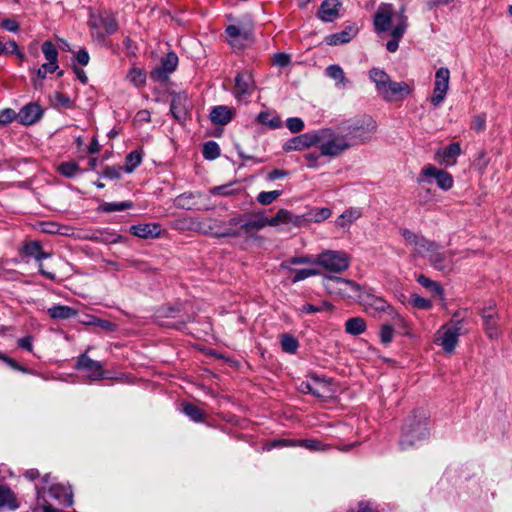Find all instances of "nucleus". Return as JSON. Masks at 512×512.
I'll return each mask as SVG.
<instances>
[{
  "label": "nucleus",
  "mask_w": 512,
  "mask_h": 512,
  "mask_svg": "<svg viewBox=\"0 0 512 512\" xmlns=\"http://www.w3.org/2000/svg\"><path fill=\"white\" fill-rule=\"evenodd\" d=\"M374 27L378 33L390 31L392 40L387 42L386 49L395 52L408 27L405 8L395 11L392 5H381L374 15Z\"/></svg>",
  "instance_id": "obj_1"
},
{
  "label": "nucleus",
  "mask_w": 512,
  "mask_h": 512,
  "mask_svg": "<svg viewBox=\"0 0 512 512\" xmlns=\"http://www.w3.org/2000/svg\"><path fill=\"white\" fill-rule=\"evenodd\" d=\"M429 435V415L425 410L417 409L405 420L400 439L401 449L414 447L426 440Z\"/></svg>",
  "instance_id": "obj_2"
},
{
  "label": "nucleus",
  "mask_w": 512,
  "mask_h": 512,
  "mask_svg": "<svg viewBox=\"0 0 512 512\" xmlns=\"http://www.w3.org/2000/svg\"><path fill=\"white\" fill-rule=\"evenodd\" d=\"M349 146L355 147L370 141L377 130L376 122L367 115L347 120L338 126Z\"/></svg>",
  "instance_id": "obj_3"
},
{
  "label": "nucleus",
  "mask_w": 512,
  "mask_h": 512,
  "mask_svg": "<svg viewBox=\"0 0 512 512\" xmlns=\"http://www.w3.org/2000/svg\"><path fill=\"white\" fill-rule=\"evenodd\" d=\"M357 300L367 313L375 316L377 313L386 312L396 326L405 325L404 318L386 300L372 294L370 291L361 287L359 294H357Z\"/></svg>",
  "instance_id": "obj_4"
},
{
  "label": "nucleus",
  "mask_w": 512,
  "mask_h": 512,
  "mask_svg": "<svg viewBox=\"0 0 512 512\" xmlns=\"http://www.w3.org/2000/svg\"><path fill=\"white\" fill-rule=\"evenodd\" d=\"M317 134L323 136L317 143L322 156L338 157L351 148L340 130L335 133L332 129H322Z\"/></svg>",
  "instance_id": "obj_5"
},
{
  "label": "nucleus",
  "mask_w": 512,
  "mask_h": 512,
  "mask_svg": "<svg viewBox=\"0 0 512 512\" xmlns=\"http://www.w3.org/2000/svg\"><path fill=\"white\" fill-rule=\"evenodd\" d=\"M463 318H460V312L454 313L451 325L442 326L436 333L435 343L443 348L447 353H452L458 344V338L461 334Z\"/></svg>",
  "instance_id": "obj_6"
},
{
  "label": "nucleus",
  "mask_w": 512,
  "mask_h": 512,
  "mask_svg": "<svg viewBox=\"0 0 512 512\" xmlns=\"http://www.w3.org/2000/svg\"><path fill=\"white\" fill-rule=\"evenodd\" d=\"M351 263L349 254L339 250H325L318 254L314 264L321 266L331 273H342L346 271Z\"/></svg>",
  "instance_id": "obj_7"
},
{
  "label": "nucleus",
  "mask_w": 512,
  "mask_h": 512,
  "mask_svg": "<svg viewBox=\"0 0 512 512\" xmlns=\"http://www.w3.org/2000/svg\"><path fill=\"white\" fill-rule=\"evenodd\" d=\"M399 232L406 241V244L413 246L415 255L425 257L428 262L430 261V257H432L440 247L435 241L429 240L423 235H418L410 229L401 228Z\"/></svg>",
  "instance_id": "obj_8"
},
{
  "label": "nucleus",
  "mask_w": 512,
  "mask_h": 512,
  "mask_svg": "<svg viewBox=\"0 0 512 512\" xmlns=\"http://www.w3.org/2000/svg\"><path fill=\"white\" fill-rule=\"evenodd\" d=\"M399 232L406 241V244L413 246L415 255L425 257L428 262L430 261V257H432L440 247L435 241L429 240L423 235H418L410 229L401 228Z\"/></svg>",
  "instance_id": "obj_9"
},
{
  "label": "nucleus",
  "mask_w": 512,
  "mask_h": 512,
  "mask_svg": "<svg viewBox=\"0 0 512 512\" xmlns=\"http://www.w3.org/2000/svg\"><path fill=\"white\" fill-rule=\"evenodd\" d=\"M323 286L329 294L342 298H357L361 290L358 283L336 276H326L323 279Z\"/></svg>",
  "instance_id": "obj_10"
},
{
  "label": "nucleus",
  "mask_w": 512,
  "mask_h": 512,
  "mask_svg": "<svg viewBox=\"0 0 512 512\" xmlns=\"http://www.w3.org/2000/svg\"><path fill=\"white\" fill-rule=\"evenodd\" d=\"M229 226H238L241 234L253 236L255 232L267 226L264 214L238 215L228 220Z\"/></svg>",
  "instance_id": "obj_11"
},
{
  "label": "nucleus",
  "mask_w": 512,
  "mask_h": 512,
  "mask_svg": "<svg viewBox=\"0 0 512 512\" xmlns=\"http://www.w3.org/2000/svg\"><path fill=\"white\" fill-rule=\"evenodd\" d=\"M88 24L92 30V35L100 40H103L105 37L102 30H104L106 34H113L118 29V23L115 17L109 13H91Z\"/></svg>",
  "instance_id": "obj_12"
},
{
  "label": "nucleus",
  "mask_w": 512,
  "mask_h": 512,
  "mask_svg": "<svg viewBox=\"0 0 512 512\" xmlns=\"http://www.w3.org/2000/svg\"><path fill=\"white\" fill-rule=\"evenodd\" d=\"M480 315L483 320V328L489 339H498L501 336V330L499 327L500 316L496 310V303L490 301L481 310Z\"/></svg>",
  "instance_id": "obj_13"
},
{
  "label": "nucleus",
  "mask_w": 512,
  "mask_h": 512,
  "mask_svg": "<svg viewBox=\"0 0 512 512\" xmlns=\"http://www.w3.org/2000/svg\"><path fill=\"white\" fill-rule=\"evenodd\" d=\"M450 71L446 67H440L435 73L433 95L430 99L433 106H439L445 99L449 89Z\"/></svg>",
  "instance_id": "obj_14"
},
{
  "label": "nucleus",
  "mask_w": 512,
  "mask_h": 512,
  "mask_svg": "<svg viewBox=\"0 0 512 512\" xmlns=\"http://www.w3.org/2000/svg\"><path fill=\"white\" fill-rule=\"evenodd\" d=\"M412 92V87L404 82H395L391 79L387 82L384 88L378 93L385 101L403 100Z\"/></svg>",
  "instance_id": "obj_15"
},
{
  "label": "nucleus",
  "mask_w": 512,
  "mask_h": 512,
  "mask_svg": "<svg viewBox=\"0 0 512 512\" xmlns=\"http://www.w3.org/2000/svg\"><path fill=\"white\" fill-rule=\"evenodd\" d=\"M228 43L232 48L241 50L249 45L253 40L250 29H241L238 26L230 25L226 28Z\"/></svg>",
  "instance_id": "obj_16"
},
{
  "label": "nucleus",
  "mask_w": 512,
  "mask_h": 512,
  "mask_svg": "<svg viewBox=\"0 0 512 512\" xmlns=\"http://www.w3.org/2000/svg\"><path fill=\"white\" fill-rule=\"evenodd\" d=\"M177 65V55L173 52L168 53L162 59L160 65L151 72L150 78L155 82L164 83L169 79V75L176 69Z\"/></svg>",
  "instance_id": "obj_17"
},
{
  "label": "nucleus",
  "mask_w": 512,
  "mask_h": 512,
  "mask_svg": "<svg viewBox=\"0 0 512 512\" xmlns=\"http://www.w3.org/2000/svg\"><path fill=\"white\" fill-rule=\"evenodd\" d=\"M321 137L317 134V131L304 133L285 142L283 149L286 152L303 150L316 145Z\"/></svg>",
  "instance_id": "obj_18"
},
{
  "label": "nucleus",
  "mask_w": 512,
  "mask_h": 512,
  "mask_svg": "<svg viewBox=\"0 0 512 512\" xmlns=\"http://www.w3.org/2000/svg\"><path fill=\"white\" fill-rule=\"evenodd\" d=\"M254 88V80L249 71H241L236 75L233 94L237 100L251 96Z\"/></svg>",
  "instance_id": "obj_19"
},
{
  "label": "nucleus",
  "mask_w": 512,
  "mask_h": 512,
  "mask_svg": "<svg viewBox=\"0 0 512 512\" xmlns=\"http://www.w3.org/2000/svg\"><path fill=\"white\" fill-rule=\"evenodd\" d=\"M200 229L203 233L210 234L218 238L241 236L239 227L229 226L228 221L226 223L214 222L212 224H204Z\"/></svg>",
  "instance_id": "obj_20"
},
{
  "label": "nucleus",
  "mask_w": 512,
  "mask_h": 512,
  "mask_svg": "<svg viewBox=\"0 0 512 512\" xmlns=\"http://www.w3.org/2000/svg\"><path fill=\"white\" fill-rule=\"evenodd\" d=\"M78 369L82 370L90 380H100L104 377L103 366L100 362L82 354L77 361Z\"/></svg>",
  "instance_id": "obj_21"
},
{
  "label": "nucleus",
  "mask_w": 512,
  "mask_h": 512,
  "mask_svg": "<svg viewBox=\"0 0 512 512\" xmlns=\"http://www.w3.org/2000/svg\"><path fill=\"white\" fill-rule=\"evenodd\" d=\"M422 175L425 177H431L436 180L439 188L443 190H449L453 186V177L450 173L438 169L433 165H427L422 169Z\"/></svg>",
  "instance_id": "obj_22"
},
{
  "label": "nucleus",
  "mask_w": 512,
  "mask_h": 512,
  "mask_svg": "<svg viewBox=\"0 0 512 512\" xmlns=\"http://www.w3.org/2000/svg\"><path fill=\"white\" fill-rule=\"evenodd\" d=\"M454 253L452 251H443L440 246L438 250L430 257V265L442 272H449L453 266Z\"/></svg>",
  "instance_id": "obj_23"
},
{
  "label": "nucleus",
  "mask_w": 512,
  "mask_h": 512,
  "mask_svg": "<svg viewBox=\"0 0 512 512\" xmlns=\"http://www.w3.org/2000/svg\"><path fill=\"white\" fill-rule=\"evenodd\" d=\"M43 112L39 104L29 103L20 109L18 120L23 125H33L41 119Z\"/></svg>",
  "instance_id": "obj_24"
},
{
  "label": "nucleus",
  "mask_w": 512,
  "mask_h": 512,
  "mask_svg": "<svg viewBox=\"0 0 512 512\" xmlns=\"http://www.w3.org/2000/svg\"><path fill=\"white\" fill-rule=\"evenodd\" d=\"M180 313V310L178 308H174V307H167V308H162L160 310H158V318L161 319V318H177V320L175 322H172V323H164L162 322V325L163 326H167V327H172V328H176V329H180L182 326H184L187 322H190L192 321V317L188 314L186 315H178Z\"/></svg>",
  "instance_id": "obj_25"
},
{
  "label": "nucleus",
  "mask_w": 512,
  "mask_h": 512,
  "mask_svg": "<svg viewBox=\"0 0 512 512\" xmlns=\"http://www.w3.org/2000/svg\"><path fill=\"white\" fill-rule=\"evenodd\" d=\"M462 149L459 143H451L445 148L438 149L435 153V159L446 166L455 165L456 159L461 155Z\"/></svg>",
  "instance_id": "obj_26"
},
{
  "label": "nucleus",
  "mask_w": 512,
  "mask_h": 512,
  "mask_svg": "<svg viewBox=\"0 0 512 512\" xmlns=\"http://www.w3.org/2000/svg\"><path fill=\"white\" fill-rule=\"evenodd\" d=\"M189 106L190 101L186 94H176L171 101L170 111L176 120L182 121L186 119Z\"/></svg>",
  "instance_id": "obj_27"
},
{
  "label": "nucleus",
  "mask_w": 512,
  "mask_h": 512,
  "mask_svg": "<svg viewBox=\"0 0 512 512\" xmlns=\"http://www.w3.org/2000/svg\"><path fill=\"white\" fill-rule=\"evenodd\" d=\"M341 5L339 0H324L320 5L318 17L324 22H333L339 17Z\"/></svg>",
  "instance_id": "obj_28"
},
{
  "label": "nucleus",
  "mask_w": 512,
  "mask_h": 512,
  "mask_svg": "<svg viewBox=\"0 0 512 512\" xmlns=\"http://www.w3.org/2000/svg\"><path fill=\"white\" fill-rule=\"evenodd\" d=\"M234 113L235 111L233 108L224 105H219L213 107V109L211 110L210 119L215 124L226 125L232 120Z\"/></svg>",
  "instance_id": "obj_29"
},
{
  "label": "nucleus",
  "mask_w": 512,
  "mask_h": 512,
  "mask_svg": "<svg viewBox=\"0 0 512 512\" xmlns=\"http://www.w3.org/2000/svg\"><path fill=\"white\" fill-rule=\"evenodd\" d=\"M275 446H301L310 451H320L325 449V445L317 439H303V440H280L274 444Z\"/></svg>",
  "instance_id": "obj_30"
},
{
  "label": "nucleus",
  "mask_w": 512,
  "mask_h": 512,
  "mask_svg": "<svg viewBox=\"0 0 512 512\" xmlns=\"http://www.w3.org/2000/svg\"><path fill=\"white\" fill-rule=\"evenodd\" d=\"M325 75L335 81V86L338 89H344L350 84V80L345 76L343 69L337 64L329 65L325 69Z\"/></svg>",
  "instance_id": "obj_31"
},
{
  "label": "nucleus",
  "mask_w": 512,
  "mask_h": 512,
  "mask_svg": "<svg viewBox=\"0 0 512 512\" xmlns=\"http://www.w3.org/2000/svg\"><path fill=\"white\" fill-rule=\"evenodd\" d=\"M48 315L55 320H67L76 317L78 312L76 309L66 305H53L47 309Z\"/></svg>",
  "instance_id": "obj_32"
},
{
  "label": "nucleus",
  "mask_w": 512,
  "mask_h": 512,
  "mask_svg": "<svg viewBox=\"0 0 512 512\" xmlns=\"http://www.w3.org/2000/svg\"><path fill=\"white\" fill-rule=\"evenodd\" d=\"M131 232L133 235L140 237V238H150V237H157L160 234V229L157 224L147 223V224L133 225L131 227Z\"/></svg>",
  "instance_id": "obj_33"
},
{
  "label": "nucleus",
  "mask_w": 512,
  "mask_h": 512,
  "mask_svg": "<svg viewBox=\"0 0 512 512\" xmlns=\"http://www.w3.org/2000/svg\"><path fill=\"white\" fill-rule=\"evenodd\" d=\"M362 216L359 208H349L337 217L335 225L340 228H348L350 225Z\"/></svg>",
  "instance_id": "obj_34"
},
{
  "label": "nucleus",
  "mask_w": 512,
  "mask_h": 512,
  "mask_svg": "<svg viewBox=\"0 0 512 512\" xmlns=\"http://www.w3.org/2000/svg\"><path fill=\"white\" fill-rule=\"evenodd\" d=\"M50 495L59 499L64 506H71L73 504V493L68 485H55L50 489Z\"/></svg>",
  "instance_id": "obj_35"
},
{
  "label": "nucleus",
  "mask_w": 512,
  "mask_h": 512,
  "mask_svg": "<svg viewBox=\"0 0 512 512\" xmlns=\"http://www.w3.org/2000/svg\"><path fill=\"white\" fill-rule=\"evenodd\" d=\"M356 28L348 27L345 30L327 37V44L340 45L348 43L356 35Z\"/></svg>",
  "instance_id": "obj_36"
},
{
  "label": "nucleus",
  "mask_w": 512,
  "mask_h": 512,
  "mask_svg": "<svg viewBox=\"0 0 512 512\" xmlns=\"http://www.w3.org/2000/svg\"><path fill=\"white\" fill-rule=\"evenodd\" d=\"M14 493L6 486H0V508L15 510L18 508Z\"/></svg>",
  "instance_id": "obj_37"
},
{
  "label": "nucleus",
  "mask_w": 512,
  "mask_h": 512,
  "mask_svg": "<svg viewBox=\"0 0 512 512\" xmlns=\"http://www.w3.org/2000/svg\"><path fill=\"white\" fill-rule=\"evenodd\" d=\"M366 322L362 317H352L345 322V331L350 335H360L366 330Z\"/></svg>",
  "instance_id": "obj_38"
},
{
  "label": "nucleus",
  "mask_w": 512,
  "mask_h": 512,
  "mask_svg": "<svg viewBox=\"0 0 512 512\" xmlns=\"http://www.w3.org/2000/svg\"><path fill=\"white\" fill-rule=\"evenodd\" d=\"M369 78L375 84L376 91L379 93L385 87L387 82L391 79L390 76L379 68H372L369 71Z\"/></svg>",
  "instance_id": "obj_39"
},
{
  "label": "nucleus",
  "mask_w": 512,
  "mask_h": 512,
  "mask_svg": "<svg viewBox=\"0 0 512 512\" xmlns=\"http://www.w3.org/2000/svg\"><path fill=\"white\" fill-rule=\"evenodd\" d=\"M332 215V211L329 208H313L308 211V222L320 223L325 221Z\"/></svg>",
  "instance_id": "obj_40"
},
{
  "label": "nucleus",
  "mask_w": 512,
  "mask_h": 512,
  "mask_svg": "<svg viewBox=\"0 0 512 512\" xmlns=\"http://www.w3.org/2000/svg\"><path fill=\"white\" fill-rule=\"evenodd\" d=\"M42 52H43L46 60L48 61L47 63H49V65H51V68H58V64H57L58 52H57L55 46L52 44V42L45 41L42 44Z\"/></svg>",
  "instance_id": "obj_41"
},
{
  "label": "nucleus",
  "mask_w": 512,
  "mask_h": 512,
  "mask_svg": "<svg viewBox=\"0 0 512 512\" xmlns=\"http://www.w3.org/2000/svg\"><path fill=\"white\" fill-rule=\"evenodd\" d=\"M126 78L131 84H133L136 87H141L146 83V73L141 68H131Z\"/></svg>",
  "instance_id": "obj_42"
},
{
  "label": "nucleus",
  "mask_w": 512,
  "mask_h": 512,
  "mask_svg": "<svg viewBox=\"0 0 512 512\" xmlns=\"http://www.w3.org/2000/svg\"><path fill=\"white\" fill-rule=\"evenodd\" d=\"M292 213L286 209H280L274 217H266L267 226H278L284 223H290Z\"/></svg>",
  "instance_id": "obj_43"
},
{
  "label": "nucleus",
  "mask_w": 512,
  "mask_h": 512,
  "mask_svg": "<svg viewBox=\"0 0 512 512\" xmlns=\"http://www.w3.org/2000/svg\"><path fill=\"white\" fill-rule=\"evenodd\" d=\"M312 380L314 381V384L316 385V391H318L319 394H313L316 397L319 398H325L328 397L331 393L330 389V381L324 378H320L318 376H312Z\"/></svg>",
  "instance_id": "obj_44"
},
{
  "label": "nucleus",
  "mask_w": 512,
  "mask_h": 512,
  "mask_svg": "<svg viewBox=\"0 0 512 512\" xmlns=\"http://www.w3.org/2000/svg\"><path fill=\"white\" fill-rule=\"evenodd\" d=\"M417 282L421 286L431 290L436 295H439V296L443 295L444 290H443L442 286L438 282L431 280L430 278L426 277L425 275L420 274L417 277Z\"/></svg>",
  "instance_id": "obj_45"
},
{
  "label": "nucleus",
  "mask_w": 512,
  "mask_h": 512,
  "mask_svg": "<svg viewBox=\"0 0 512 512\" xmlns=\"http://www.w3.org/2000/svg\"><path fill=\"white\" fill-rule=\"evenodd\" d=\"M58 170L63 176L68 178L75 177L81 171L79 165L74 161L62 163Z\"/></svg>",
  "instance_id": "obj_46"
},
{
  "label": "nucleus",
  "mask_w": 512,
  "mask_h": 512,
  "mask_svg": "<svg viewBox=\"0 0 512 512\" xmlns=\"http://www.w3.org/2000/svg\"><path fill=\"white\" fill-rule=\"evenodd\" d=\"M39 228L41 232L46 234H61L66 235L67 233L63 231L64 229H67L65 226H61L55 222H41L39 224Z\"/></svg>",
  "instance_id": "obj_47"
},
{
  "label": "nucleus",
  "mask_w": 512,
  "mask_h": 512,
  "mask_svg": "<svg viewBox=\"0 0 512 512\" xmlns=\"http://www.w3.org/2000/svg\"><path fill=\"white\" fill-rule=\"evenodd\" d=\"M183 412L193 421L202 422L204 420L203 411L193 404H185L183 406Z\"/></svg>",
  "instance_id": "obj_48"
},
{
  "label": "nucleus",
  "mask_w": 512,
  "mask_h": 512,
  "mask_svg": "<svg viewBox=\"0 0 512 512\" xmlns=\"http://www.w3.org/2000/svg\"><path fill=\"white\" fill-rule=\"evenodd\" d=\"M142 161V155L139 151L134 150L126 156L125 170L128 173L134 171V169L140 165Z\"/></svg>",
  "instance_id": "obj_49"
},
{
  "label": "nucleus",
  "mask_w": 512,
  "mask_h": 512,
  "mask_svg": "<svg viewBox=\"0 0 512 512\" xmlns=\"http://www.w3.org/2000/svg\"><path fill=\"white\" fill-rule=\"evenodd\" d=\"M220 155V147L214 141H208L203 146V156L205 159L214 160Z\"/></svg>",
  "instance_id": "obj_50"
},
{
  "label": "nucleus",
  "mask_w": 512,
  "mask_h": 512,
  "mask_svg": "<svg viewBox=\"0 0 512 512\" xmlns=\"http://www.w3.org/2000/svg\"><path fill=\"white\" fill-rule=\"evenodd\" d=\"M281 346L283 351L287 353H295L299 347L298 340L289 334H284L281 340Z\"/></svg>",
  "instance_id": "obj_51"
},
{
  "label": "nucleus",
  "mask_w": 512,
  "mask_h": 512,
  "mask_svg": "<svg viewBox=\"0 0 512 512\" xmlns=\"http://www.w3.org/2000/svg\"><path fill=\"white\" fill-rule=\"evenodd\" d=\"M281 191L273 190V191H262L257 196V201L261 205H269L274 202L281 195Z\"/></svg>",
  "instance_id": "obj_52"
},
{
  "label": "nucleus",
  "mask_w": 512,
  "mask_h": 512,
  "mask_svg": "<svg viewBox=\"0 0 512 512\" xmlns=\"http://www.w3.org/2000/svg\"><path fill=\"white\" fill-rule=\"evenodd\" d=\"M257 120L264 125H268L270 128H278L281 126L279 117H272L269 112H260L257 116Z\"/></svg>",
  "instance_id": "obj_53"
},
{
  "label": "nucleus",
  "mask_w": 512,
  "mask_h": 512,
  "mask_svg": "<svg viewBox=\"0 0 512 512\" xmlns=\"http://www.w3.org/2000/svg\"><path fill=\"white\" fill-rule=\"evenodd\" d=\"M409 303L418 309L428 310L432 307V302L428 299L421 297L418 294H412L409 298Z\"/></svg>",
  "instance_id": "obj_54"
},
{
  "label": "nucleus",
  "mask_w": 512,
  "mask_h": 512,
  "mask_svg": "<svg viewBox=\"0 0 512 512\" xmlns=\"http://www.w3.org/2000/svg\"><path fill=\"white\" fill-rule=\"evenodd\" d=\"M333 308L334 307L331 303L324 301L320 306H316L313 304H305V305H303V307L300 310L303 313L310 314V313L322 312L325 310H332Z\"/></svg>",
  "instance_id": "obj_55"
},
{
  "label": "nucleus",
  "mask_w": 512,
  "mask_h": 512,
  "mask_svg": "<svg viewBox=\"0 0 512 512\" xmlns=\"http://www.w3.org/2000/svg\"><path fill=\"white\" fill-rule=\"evenodd\" d=\"M380 340L383 344L388 345L392 342L394 336V328L390 324H384L380 329Z\"/></svg>",
  "instance_id": "obj_56"
},
{
  "label": "nucleus",
  "mask_w": 512,
  "mask_h": 512,
  "mask_svg": "<svg viewBox=\"0 0 512 512\" xmlns=\"http://www.w3.org/2000/svg\"><path fill=\"white\" fill-rule=\"evenodd\" d=\"M133 203L130 201L106 203L103 207L105 212L123 211L132 208Z\"/></svg>",
  "instance_id": "obj_57"
},
{
  "label": "nucleus",
  "mask_w": 512,
  "mask_h": 512,
  "mask_svg": "<svg viewBox=\"0 0 512 512\" xmlns=\"http://www.w3.org/2000/svg\"><path fill=\"white\" fill-rule=\"evenodd\" d=\"M50 257V253H47V252H44L42 249L39 251L38 255L35 257V259L39 262V272L41 275H43L44 277H46L47 279L49 280H55L56 276L54 273L52 272H48L46 271L44 268H43V265L41 263V261L43 259H46V258H49Z\"/></svg>",
  "instance_id": "obj_58"
},
{
  "label": "nucleus",
  "mask_w": 512,
  "mask_h": 512,
  "mask_svg": "<svg viewBox=\"0 0 512 512\" xmlns=\"http://www.w3.org/2000/svg\"><path fill=\"white\" fill-rule=\"evenodd\" d=\"M293 272H294V276L292 278L293 283L302 281L304 279H307L311 276L318 274V271L314 270V269H297V270H293Z\"/></svg>",
  "instance_id": "obj_59"
},
{
  "label": "nucleus",
  "mask_w": 512,
  "mask_h": 512,
  "mask_svg": "<svg viewBox=\"0 0 512 512\" xmlns=\"http://www.w3.org/2000/svg\"><path fill=\"white\" fill-rule=\"evenodd\" d=\"M286 126L292 133H299L304 128V122L299 117H291L287 119Z\"/></svg>",
  "instance_id": "obj_60"
},
{
  "label": "nucleus",
  "mask_w": 512,
  "mask_h": 512,
  "mask_svg": "<svg viewBox=\"0 0 512 512\" xmlns=\"http://www.w3.org/2000/svg\"><path fill=\"white\" fill-rule=\"evenodd\" d=\"M54 104L57 107H64V108H72L73 102L72 100L67 96L60 92H56L53 96Z\"/></svg>",
  "instance_id": "obj_61"
},
{
  "label": "nucleus",
  "mask_w": 512,
  "mask_h": 512,
  "mask_svg": "<svg viewBox=\"0 0 512 512\" xmlns=\"http://www.w3.org/2000/svg\"><path fill=\"white\" fill-rule=\"evenodd\" d=\"M14 119H18V114L13 109H4L0 111V123L8 124Z\"/></svg>",
  "instance_id": "obj_62"
},
{
  "label": "nucleus",
  "mask_w": 512,
  "mask_h": 512,
  "mask_svg": "<svg viewBox=\"0 0 512 512\" xmlns=\"http://www.w3.org/2000/svg\"><path fill=\"white\" fill-rule=\"evenodd\" d=\"M471 128L476 132L484 131L486 128V117L484 115L474 116L471 123Z\"/></svg>",
  "instance_id": "obj_63"
},
{
  "label": "nucleus",
  "mask_w": 512,
  "mask_h": 512,
  "mask_svg": "<svg viewBox=\"0 0 512 512\" xmlns=\"http://www.w3.org/2000/svg\"><path fill=\"white\" fill-rule=\"evenodd\" d=\"M290 55L286 53H276L273 57V63L278 67H286L290 64Z\"/></svg>",
  "instance_id": "obj_64"
}]
</instances>
